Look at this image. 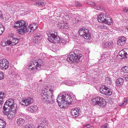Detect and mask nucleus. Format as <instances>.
I'll return each mask as SVG.
<instances>
[{
	"instance_id": "obj_1",
	"label": "nucleus",
	"mask_w": 128,
	"mask_h": 128,
	"mask_svg": "<svg viewBox=\"0 0 128 128\" xmlns=\"http://www.w3.org/2000/svg\"><path fill=\"white\" fill-rule=\"evenodd\" d=\"M41 99L42 100L47 103L54 102V96L53 95V90L48 87L44 88L41 93Z\"/></svg>"
},
{
	"instance_id": "obj_19",
	"label": "nucleus",
	"mask_w": 128,
	"mask_h": 128,
	"mask_svg": "<svg viewBox=\"0 0 128 128\" xmlns=\"http://www.w3.org/2000/svg\"><path fill=\"white\" fill-rule=\"evenodd\" d=\"M61 84H65L69 86H73L74 84H78V83H76L74 81L68 80L62 82Z\"/></svg>"
},
{
	"instance_id": "obj_59",
	"label": "nucleus",
	"mask_w": 128,
	"mask_h": 128,
	"mask_svg": "<svg viewBox=\"0 0 128 128\" xmlns=\"http://www.w3.org/2000/svg\"><path fill=\"white\" fill-rule=\"evenodd\" d=\"M95 72H94V74H95Z\"/></svg>"
},
{
	"instance_id": "obj_39",
	"label": "nucleus",
	"mask_w": 128,
	"mask_h": 128,
	"mask_svg": "<svg viewBox=\"0 0 128 128\" xmlns=\"http://www.w3.org/2000/svg\"><path fill=\"white\" fill-rule=\"evenodd\" d=\"M1 45L2 46H7L8 45H10L7 43V41L6 42L3 41L1 43Z\"/></svg>"
},
{
	"instance_id": "obj_50",
	"label": "nucleus",
	"mask_w": 128,
	"mask_h": 128,
	"mask_svg": "<svg viewBox=\"0 0 128 128\" xmlns=\"http://www.w3.org/2000/svg\"><path fill=\"white\" fill-rule=\"evenodd\" d=\"M86 126L87 128H94L93 126H90V124H87Z\"/></svg>"
},
{
	"instance_id": "obj_29",
	"label": "nucleus",
	"mask_w": 128,
	"mask_h": 128,
	"mask_svg": "<svg viewBox=\"0 0 128 128\" xmlns=\"http://www.w3.org/2000/svg\"><path fill=\"white\" fill-rule=\"evenodd\" d=\"M128 104V98H126V99H124L122 102L121 104H120V106H121L122 105L124 106L126 105L127 104Z\"/></svg>"
},
{
	"instance_id": "obj_14",
	"label": "nucleus",
	"mask_w": 128,
	"mask_h": 128,
	"mask_svg": "<svg viewBox=\"0 0 128 128\" xmlns=\"http://www.w3.org/2000/svg\"><path fill=\"white\" fill-rule=\"evenodd\" d=\"M27 24L23 20H20L15 22L14 27L16 28H20L22 27H25L27 25Z\"/></svg>"
},
{
	"instance_id": "obj_12",
	"label": "nucleus",
	"mask_w": 128,
	"mask_h": 128,
	"mask_svg": "<svg viewBox=\"0 0 128 128\" xmlns=\"http://www.w3.org/2000/svg\"><path fill=\"white\" fill-rule=\"evenodd\" d=\"M9 66L8 62L6 59L0 60V68L2 69H6Z\"/></svg>"
},
{
	"instance_id": "obj_20",
	"label": "nucleus",
	"mask_w": 128,
	"mask_h": 128,
	"mask_svg": "<svg viewBox=\"0 0 128 128\" xmlns=\"http://www.w3.org/2000/svg\"><path fill=\"white\" fill-rule=\"evenodd\" d=\"M113 43L112 41L104 42L102 44L104 47L106 48H109L113 45Z\"/></svg>"
},
{
	"instance_id": "obj_60",
	"label": "nucleus",
	"mask_w": 128,
	"mask_h": 128,
	"mask_svg": "<svg viewBox=\"0 0 128 128\" xmlns=\"http://www.w3.org/2000/svg\"><path fill=\"white\" fill-rule=\"evenodd\" d=\"M23 77L24 78V76H23Z\"/></svg>"
},
{
	"instance_id": "obj_35",
	"label": "nucleus",
	"mask_w": 128,
	"mask_h": 128,
	"mask_svg": "<svg viewBox=\"0 0 128 128\" xmlns=\"http://www.w3.org/2000/svg\"><path fill=\"white\" fill-rule=\"evenodd\" d=\"M31 108H32V112H35L36 110L38 108V107L36 106H31Z\"/></svg>"
},
{
	"instance_id": "obj_41",
	"label": "nucleus",
	"mask_w": 128,
	"mask_h": 128,
	"mask_svg": "<svg viewBox=\"0 0 128 128\" xmlns=\"http://www.w3.org/2000/svg\"><path fill=\"white\" fill-rule=\"evenodd\" d=\"M64 26L63 27H62V29H63L64 28H68V24L66 23H64Z\"/></svg>"
},
{
	"instance_id": "obj_54",
	"label": "nucleus",
	"mask_w": 128,
	"mask_h": 128,
	"mask_svg": "<svg viewBox=\"0 0 128 128\" xmlns=\"http://www.w3.org/2000/svg\"><path fill=\"white\" fill-rule=\"evenodd\" d=\"M74 20H76V19L75 18H74L72 20V22H73L74 23H76V22H77L76 21H74Z\"/></svg>"
},
{
	"instance_id": "obj_34",
	"label": "nucleus",
	"mask_w": 128,
	"mask_h": 128,
	"mask_svg": "<svg viewBox=\"0 0 128 128\" xmlns=\"http://www.w3.org/2000/svg\"><path fill=\"white\" fill-rule=\"evenodd\" d=\"M122 70L124 73H128V66H126L123 67Z\"/></svg>"
},
{
	"instance_id": "obj_18",
	"label": "nucleus",
	"mask_w": 128,
	"mask_h": 128,
	"mask_svg": "<svg viewBox=\"0 0 128 128\" xmlns=\"http://www.w3.org/2000/svg\"><path fill=\"white\" fill-rule=\"evenodd\" d=\"M126 42V38L123 36L119 37L117 41V44L119 45L122 46Z\"/></svg>"
},
{
	"instance_id": "obj_40",
	"label": "nucleus",
	"mask_w": 128,
	"mask_h": 128,
	"mask_svg": "<svg viewBox=\"0 0 128 128\" xmlns=\"http://www.w3.org/2000/svg\"><path fill=\"white\" fill-rule=\"evenodd\" d=\"M87 4L89 5H90L93 6H95L96 5V4L95 3L92 2L91 1H89L88 2H87Z\"/></svg>"
},
{
	"instance_id": "obj_4",
	"label": "nucleus",
	"mask_w": 128,
	"mask_h": 128,
	"mask_svg": "<svg viewBox=\"0 0 128 128\" xmlns=\"http://www.w3.org/2000/svg\"><path fill=\"white\" fill-rule=\"evenodd\" d=\"M17 108V105L14 102V100L10 98L6 101L3 107L4 110H11L12 111L16 110Z\"/></svg>"
},
{
	"instance_id": "obj_45",
	"label": "nucleus",
	"mask_w": 128,
	"mask_h": 128,
	"mask_svg": "<svg viewBox=\"0 0 128 128\" xmlns=\"http://www.w3.org/2000/svg\"><path fill=\"white\" fill-rule=\"evenodd\" d=\"M124 81H128V75H125L123 76Z\"/></svg>"
},
{
	"instance_id": "obj_8",
	"label": "nucleus",
	"mask_w": 128,
	"mask_h": 128,
	"mask_svg": "<svg viewBox=\"0 0 128 128\" xmlns=\"http://www.w3.org/2000/svg\"><path fill=\"white\" fill-rule=\"evenodd\" d=\"M16 35L14 34L10 33L9 34L8 38L9 39L7 40V43L10 46L15 45L19 41V40L15 38Z\"/></svg>"
},
{
	"instance_id": "obj_38",
	"label": "nucleus",
	"mask_w": 128,
	"mask_h": 128,
	"mask_svg": "<svg viewBox=\"0 0 128 128\" xmlns=\"http://www.w3.org/2000/svg\"><path fill=\"white\" fill-rule=\"evenodd\" d=\"M74 3L76 6L80 7L82 6V4L79 2H75Z\"/></svg>"
},
{
	"instance_id": "obj_24",
	"label": "nucleus",
	"mask_w": 128,
	"mask_h": 128,
	"mask_svg": "<svg viewBox=\"0 0 128 128\" xmlns=\"http://www.w3.org/2000/svg\"><path fill=\"white\" fill-rule=\"evenodd\" d=\"M29 26L30 28V29L33 32L34 30H36L38 27V24L35 23H33L30 25H29Z\"/></svg>"
},
{
	"instance_id": "obj_30",
	"label": "nucleus",
	"mask_w": 128,
	"mask_h": 128,
	"mask_svg": "<svg viewBox=\"0 0 128 128\" xmlns=\"http://www.w3.org/2000/svg\"><path fill=\"white\" fill-rule=\"evenodd\" d=\"M41 36V34L39 33H38L35 35V38L36 39L40 40Z\"/></svg>"
},
{
	"instance_id": "obj_7",
	"label": "nucleus",
	"mask_w": 128,
	"mask_h": 128,
	"mask_svg": "<svg viewBox=\"0 0 128 128\" xmlns=\"http://www.w3.org/2000/svg\"><path fill=\"white\" fill-rule=\"evenodd\" d=\"M78 32L81 36L86 39H88L90 36L88 28L86 26H83L80 28Z\"/></svg>"
},
{
	"instance_id": "obj_23",
	"label": "nucleus",
	"mask_w": 128,
	"mask_h": 128,
	"mask_svg": "<svg viewBox=\"0 0 128 128\" xmlns=\"http://www.w3.org/2000/svg\"><path fill=\"white\" fill-rule=\"evenodd\" d=\"M26 26L25 27H22L19 28L18 32L21 34H23L25 33L26 32Z\"/></svg>"
},
{
	"instance_id": "obj_53",
	"label": "nucleus",
	"mask_w": 128,
	"mask_h": 128,
	"mask_svg": "<svg viewBox=\"0 0 128 128\" xmlns=\"http://www.w3.org/2000/svg\"><path fill=\"white\" fill-rule=\"evenodd\" d=\"M126 10V12L127 13H128V8H125V9L124 10Z\"/></svg>"
},
{
	"instance_id": "obj_3",
	"label": "nucleus",
	"mask_w": 128,
	"mask_h": 128,
	"mask_svg": "<svg viewBox=\"0 0 128 128\" xmlns=\"http://www.w3.org/2000/svg\"><path fill=\"white\" fill-rule=\"evenodd\" d=\"M43 65V62L40 59H38L37 62L34 60L29 64L28 68L32 72L34 73L39 70Z\"/></svg>"
},
{
	"instance_id": "obj_10",
	"label": "nucleus",
	"mask_w": 128,
	"mask_h": 128,
	"mask_svg": "<svg viewBox=\"0 0 128 128\" xmlns=\"http://www.w3.org/2000/svg\"><path fill=\"white\" fill-rule=\"evenodd\" d=\"M100 91L101 94L108 96H111L112 94L111 91L105 86H103L100 88Z\"/></svg>"
},
{
	"instance_id": "obj_44",
	"label": "nucleus",
	"mask_w": 128,
	"mask_h": 128,
	"mask_svg": "<svg viewBox=\"0 0 128 128\" xmlns=\"http://www.w3.org/2000/svg\"><path fill=\"white\" fill-rule=\"evenodd\" d=\"M101 128H110L109 127V125L107 123L103 125L101 127Z\"/></svg>"
},
{
	"instance_id": "obj_47",
	"label": "nucleus",
	"mask_w": 128,
	"mask_h": 128,
	"mask_svg": "<svg viewBox=\"0 0 128 128\" xmlns=\"http://www.w3.org/2000/svg\"><path fill=\"white\" fill-rule=\"evenodd\" d=\"M32 126L31 124H28L26 125L24 128H32Z\"/></svg>"
},
{
	"instance_id": "obj_55",
	"label": "nucleus",
	"mask_w": 128,
	"mask_h": 128,
	"mask_svg": "<svg viewBox=\"0 0 128 128\" xmlns=\"http://www.w3.org/2000/svg\"><path fill=\"white\" fill-rule=\"evenodd\" d=\"M4 28L3 26L0 24V28Z\"/></svg>"
},
{
	"instance_id": "obj_11",
	"label": "nucleus",
	"mask_w": 128,
	"mask_h": 128,
	"mask_svg": "<svg viewBox=\"0 0 128 128\" xmlns=\"http://www.w3.org/2000/svg\"><path fill=\"white\" fill-rule=\"evenodd\" d=\"M34 100L32 98L28 97L22 100L20 102V104L22 105L26 106L32 104Z\"/></svg>"
},
{
	"instance_id": "obj_27",
	"label": "nucleus",
	"mask_w": 128,
	"mask_h": 128,
	"mask_svg": "<svg viewBox=\"0 0 128 128\" xmlns=\"http://www.w3.org/2000/svg\"><path fill=\"white\" fill-rule=\"evenodd\" d=\"M4 92H0V104H1L3 103V99L4 98Z\"/></svg>"
},
{
	"instance_id": "obj_31",
	"label": "nucleus",
	"mask_w": 128,
	"mask_h": 128,
	"mask_svg": "<svg viewBox=\"0 0 128 128\" xmlns=\"http://www.w3.org/2000/svg\"><path fill=\"white\" fill-rule=\"evenodd\" d=\"M68 56H82V54H77L72 52H70Z\"/></svg>"
},
{
	"instance_id": "obj_28",
	"label": "nucleus",
	"mask_w": 128,
	"mask_h": 128,
	"mask_svg": "<svg viewBox=\"0 0 128 128\" xmlns=\"http://www.w3.org/2000/svg\"><path fill=\"white\" fill-rule=\"evenodd\" d=\"M126 50H122L118 53V55L119 56H126Z\"/></svg>"
},
{
	"instance_id": "obj_43",
	"label": "nucleus",
	"mask_w": 128,
	"mask_h": 128,
	"mask_svg": "<svg viewBox=\"0 0 128 128\" xmlns=\"http://www.w3.org/2000/svg\"><path fill=\"white\" fill-rule=\"evenodd\" d=\"M26 32H29V33L32 32V30L30 29V28L29 26L27 27L26 26Z\"/></svg>"
},
{
	"instance_id": "obj_2",
	"label": "nucleus",
	"mask_w": 128,
	"mask_h": 128,
	"mask_svg": "<svg viewBox=\"0 0 128 128\" xmlns=\"http://www.w3.org/2000/svg\"><path fill=\"white\" fill-rule=\"evenodd\" d=\"M72 99L70 96L68 94H62L58 95L57 98V102L60 106L62 105L70 104L72 103Z\"/></svg>"
},
{
	"instance_id": "obj_52",
	"label": "nucleus",
	"mask_w": 128,
	"mask_h": 128,
	"mask_svg": "<svg viewBox=\"0 0 128 128\" xmlns=\"http://www.w3.org/2000/svg\"><path fill=\"white\" fill-rule=\"evenodd\" d=\"M37 128H44V127H42V126H38Z\"/></svg>"
},
{
	"instance_id": "obj_42",
	"label": "nucleus",
	"mask_w": 128,
	"mask_h": 128,
	"mask_svg": "<svg viewBox=\"0 0 128 128\" xmlns=\"http://www.w3.org/2000/svg\"><path fill=\"white\" fill-rule=\"evenodd\" d=\"M100 28L102 29H106L107 28V26L104 24H102L100 26Z\"/></svg>"
},
{
	"instance_id": "obj_33",
	"label": "nucleus",
	"mask_w": 128,
	"mask_h": 128,
	"mask_svg": "<svg viewBox=\"0 0 128 128\" xmlns=\"http://www.w3.org/2000/svg\"><path fill=\"white\" fill-rule=\"evenodd\" d=\"M64 24V23L62 21L61 22H59L58 24V27L59 28L62 29V27H63Z\"/></svg>"
},
{
	"instance_id": "obj_48",
	"label": "nucleus",
	"mask_w": 128,
	"mask_h": 128,
	"mask_svg": "<svg viewBox=\"0 0 128 128\" xmlns=\"http://www.w3.org/2000/svg\"><path fill=\"white\" fill-rule=\"evenodd\" d=\"M27 111L29 112H30L32 113L33 112L32 108H31V106H30V107H28L27 108Z\"/></svg>"
},
{
	"instance_id": "obj_16",
	"label": "nucleus",
	"mask_w": 128,
	"mask_h": 128,
	"mask_svg": "<svg viewBox=\"0 0 128 128\" xmlns=\"http://www.w3.org/2000/svg\"><path fill=\"white\" fill-rule=\"evenodd\" d=\"M32 3L33 5L40 7H43L46 4L45 2L38 0H33L32 1Z\"/></svg>"
},
{
	"instance_id": "obj_58",
	"label": "nucleus",
	"mask_w": 128,
	"mask_h": 128,
	"mask_svg": "<svg viewBox=\"0 0 128 128\" xmlns=\"http://www.w3.org/2000/svg\"><path fill=\"white\" fill-rule=\"evenodd\" d=\"M11 40V42H14V41H13L12 40Z\"/></svg>"
},
{
	"instance_id": "obj_57",
	"label": "nucleus",
	"mask_w": 128,
	"mask_h": 128,
	"mask_svg": "<svg viewBox=\"0 0 128 128\" xmlns=\"http://www.w3.org/2000/svg\"><path fill=\"white\" fill-rule=\"evenodd\" d=\"M2 106V105L1 104H0V108H1Z\"/></svg>"
},
{
	"instance_id": "obj_6",
	"label": "nucleus",
	"mask_w": 128,
	"mask_h": 128,
	"mask_svg": "<svg viewBox=\"0 0 128 128\" xmlns=\"http://www.w3.org/2000/svg\"><path fill=\"white\" fill-rule=\"evenodd\" d=\"M92 103L94 105H98L103 107L106 104V101L101 97H98L92 98Z\"/></svg>"
},
{
	"instance_id": "obj_36",
	"label": "nucleus",
	"mask_w": 128,
	"mask_h": 128,
	"mask_svg": "<svg viewBox=\"0 0 128 128\" xmlns=\"http://www.w3.org/2000/svg\"><path fill=\"white\" fill-rule=\"evenodd\" d=\"M96 8L98 10H103L102 7L101 6H96Z\"/></svg>"
},
{
	"instance_id": "obj_25",
	"label": "nucleus",
	"mask_w": 128,
	"mask_h": 128,
	"mask_svg": "<svg viewBox=\"0 0 128 128\" xmlns=\"http://www.w3.org/2000/svg\"><path fill=\"white\" fill-rule=\"evenodd\" d=\"M6 126V123L3 119H0V128H4Z\"/></svg>"
},
{
	"instance_id": "obj_15",
	"label": "nucleus",
	"mask_w": 128,
	"mask_h": 128,
	"mask_svg": "<svg viewBox=\"0 0 128 128\" xmlns=\"http://www.w3.org/2000/svg\"><path fill=\"white\" fill-rule=\"evenodd\" d=\"M80 57L82 56H70L67 58L66 60L71 63H74L75 62H78L80 61Z\"/></svg>"
},
{
	"instance_id": "obj_49",
	"label": "nucleus",
	"mask_w": 128,
	"mask_h": 128,
	"mask_svg": "<svg viewBox=\"0 0 128 128\" xmlns=\"http://www.w3.org/2000/svg\"><path fill=\"white\" fill-rule=\"evenodd\" d=\"M4 30V28H0V34H2Z\"/></svg>"
},
{
	"instance_id": "obj_22",
	"label": "nucleus",
	"mask_w": 128,
	"mask_h": 128,
	"mask_svg": "<svg viewBox=\"0 0 128 128\" xmlns=\"http://www.w3.org/2000/svg\"><path fill=\"white\" fill-rule=\"evenodd\" d=\"M124 79L122 78H119L117 79L116 81V84L117 86H121L123 84Z\"/></svg>"
},
{
	"instance_id": "obj_5",
	"label": "nucleus",
	"mask_w": 128,
	"mask_h": 128,
	"mask_svg": "<svg viewBox=\"0 0 128 128\" xmlns=\"http://www.w3.org/2000/svg\"><path fill=\"white\" fill-rule=\"evenodd\" d=\"M47 34L48 36V40L52 43H56V42H60L61 41V39L58 36H57L56 33L48 32L47 33Z\"/></svg>"
},
{
	"instance_id": "obj_37",
	"label": "nucleus",
	"mask_w": 128,
	"mask_h": 128,
	"mask_svg": "<svg viewBox=\"0 0 128 128\" xmlns=\"http://www.w3.org/2000/svg\"><path fill=\"white\" fill-rule=\"evenodd\" d=\"M24 75L26 77L25 78L26 80H27V78L29 77V74L28 73V72H25V73H24Z\"/></svg>"
},
{
	"instance_id": "obj_32",
	"label": "nucleus",
	"mask_w": 128,
	"mask_h": 128,
	"mask_svg": "<svg viewBox=\"0 0 128 128\" xmlns=\"http://www.w3.org/2000/svg\"><path fill=\"white\" fill-rule=\"evenodd\" d=\"M106 81L108 84L111 85L112 84V81L111 80L110 78L109 77L106 78Z\"/></svg>"
},
{
	"instance_id": "obj_13",
	"label": "nucleus",
	"mask_w": 128,
	"mask_h": 128,
	"mask_svg": "<svg viewBox=\"0 0 128 128\" xmlns=\"http://www.w3.org/2000/svg\"><path fill=\"white\" fill-rule=\"evenodd\" d=\"M108 15L106 13H102L100 14L97 18V20L99 22L104 23L106 18H108Z\"/></svg>"
},
{
	"instance_id": "obj_56",
	"label": "nucleus",
	"mask_w": 128,
	"mask_h": 128,
	"mask_svg": "<svg viewBox=\"0 0 128 128\" xmlns=\"http://www.w3.org/2000/svg\"><path fill=\"white\" fill-rule=\"evenodd\" d=\"M127 56H125L123 58H120L121 59L122 58V60H123L124 59H126L127 58Z\"/></svg>"
},
{
	"instance_id": "obj_46",
	"label": "nucleus",
	"mask_w": 128,
	"mask_h": 128,
	"mask_svg": "<svg viewBox=\"0 0 128 128\" xmlns=\"http://www.w3.org/2000/svg\"><path fill=\"white\" fill-rule=\"evenodd\" d=\"M4 77L3 73L2 72L0 71V80L3 79Z\"/></svg>"
},
{
	"instance_id": "obj_9",
	"label": "nucleus",
	"mask_w": 128,
	"mask_h": 128,
	"mask_svg": "<svg viewBox=\"0 0 128 128\" xmlns=\"http://www.w3.org/2000/svg\"><path fill=\"white\" fill-rule=\"evenodd\" d=\"M4 113L5 115H6L8 118L10 120L12 119L15 116V113H16V110L14 111H12L11 110H5Z\"/></svg>"
},
{
	"instance_id": "obj_26",
	"label": "nucleus",
	"mask_w": 128,
	"mask_h": 128,
	"mask_svg": "<svg viewBox=\"0 0 128 128\" xmlns=\"http://www.w3.org/2000/svg\"><path fill=\"white\" fill-rule=\"evenodd\" d=\"M106 18L104 23L107 24L108 25H111L112 24V20L111 18L107 19Z\"/></svg>"
},
{
	"instance_id": "obj_51",
	"label": "nucleus",
	"mask_w": 128,
	"mask_h": 128,
	"mask_svg": "<svg viewBox=\"0 0 128 128\" xmlns=\"http://www.w3.org/2000/svg\"><path fill=\"white\" fill-rule=\"evenodd\" d=\"M2 12L0 11V20L2 19Z\"/></svg>"
},
{
	"instance_id": "obj_21",
	"label": "nucleus",
	"mask_w": 128,
	"mask_h": 128,
	"mask_svg": "<svg viewBox=\"0 0 128 128\" xmlns=\"http://www.w3.org/2000/svg\"><path fill=\"white\" fill-rule=\"evenodd\" d=\"M16 122L18 126H21L25 123V121L24 119L20 118L17 119Z\"/></svg>"
},
{
	"instance_id": "obj_17",
	"label": "nucleus",
	"mask_w": 128,
	"mask_h": 128,
	"mask_svg": "<svg viewBox=\"0 0 128 128\" xmlns=\"http://www.w3.org/2000/svg\"><path fill=\"white\" fill-rule=\"evenodd\" d=\"M71 114L73 118L78 116L79 114V109L76 108L72 109L71 110Z\"/></svg>"
}]
</instances>
